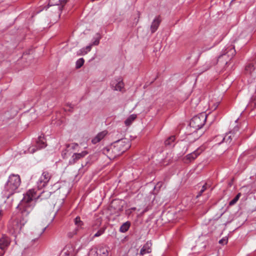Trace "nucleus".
<instances>
[{
	"instance_id": "nucleus-13",
	"label": "nucleus",
	"mask_w": 256,
	"mask_h": 256,
	"mask_svg": "<svg viewBox=\"0 0 256 256\" xmlns=\"http://www.w3.org/2000/svg\"><path fill=\"white\" fill-rule=\"evenodd\" d=\"M10 244V238L6 236H3L0 238V249L4 250L9 246Z\"/></svg>"
},
{
	"instance_id": "nucleus-3",
	"label": "nucleus",
	"mask_w": 256,
	"mask_h": 256,
	"mask_svg": "<svg viewBox=\"0 0 256 256\" xmlns=\"http://www.w3.org/2000/svg\"><path fill=\"white\" fill-rule=\"evenodd\" d=\"M235 54L236 50L232 46H230L222 50L221 54L217 59V63H219L222 65L223 64L226 65L228 64V60H230Z\"/></svg>"
},
{
	"instance_id": "nucleus-30",
	"label": "nucleus",
	"mask_w": 256,
	"mask_h": 256,
	"mask_svg": "<svg viewBox=\"0 0 256 256\" xmlns=\"http://www.w3.org/2000/svg\"><path fill=\"white\" fill-rule=\"evenodd\" d=\"M78 228H74L72 232H70L68 233V236L70 238H72L74 235H76L78 233Z\"/></svg>"
},
{
	"instance_id": "nucleus-1",
	"label": "nucleus",
	"mask_w": 256,
	"mask_h": 256,
	"mask_svg": "<svg viewBox=\"0 0 256 256\" xmlns=\"http://www.w3.org/2000/svg\"><path fill=\"white\" fill-rule=\"evenodd\" d=\"M40 196L36 197V192L33 189L30 190L26 194L17 206V220L20 226V229L28 221V216L34 206V200H38Z\"/></svg>"
},
{
	"instance_id": "nucleus-34",
	"label": "nucleus",
	"mask_w": 256,
	"mask_h": 256,
	"mask_svg": "<svg viewBox=\"0 0 256 256\" xmlns=\"http://www.w3.org/2000/svg\"><path fill=\"white\" fill-rule=\"evenodd\" d=\"M228 242V240L226 238H222L219 241V243L220 244H224Z\"/></svg>"
},
{
	"instance_id": "nucleus-44",
	"label": "nucleus",
	"mask_w": 256,
	"mask_h": 256,
	"mask_svg": "<svg viewBox=\"0 0 256 256\" xmlns=\"http://www.w3.org/2000/svg\"><path fill=\"white\" fill-rule=\"evenodd\" d=\"M27 62L28 64H25V66H26L27 65H28V64H29V62Z\"/></svg>"
},
{
	"instance_id": "nucleus-8",
	"label": "nucleus",
	"mask_w": 256,
	"mask_h": 256,
	"mask_svg": "<svg viewBox=\"0 0 256 256\" xmlns=\"http://www.w3.org/2000/svg\"><path fill=\"white\" fill-rule=\"evenodd\" d=\"M74 247L72 244H67L60 253V256H74Z\"/></svg>"
},
{
	"instance_id": "nucleus-5",
	"label": "nucleus",
	"mask_w": 256,
	"mask_h": 256,
	"mask_svg": "<svg viewBox=\"0 0 256 256\" xmlns=\"http://www.w3.org/2000/svg\"><path fill=\"white\" fill-rule=\"evenodd\" d=\"M46 146L45 138L44 135L39 136L36 140V145L32 146L28 148V152L30 153H34L38 150L44 148Z\"/></svg>"
},
{
	"instance_id": "nucleus-25",
	"label": "nucleus",
	"mask_w": 256,
	"mask_h": 256,
	"mask_svg": "<svg viewBox=\"0 0 256 256\" xmlns=\"http://www.w3.org/2000/svg\"><path fill=\"white\" fill-rule=\"evenodd\" d=\"M240 196H241V194L240 192L238 193L237 194V195L236 196V197L230 202L229 206H232L234 205V204H236V202L238 201V200H239Z\"/></svg>"
},
{
	"instance_id": "nucleus-33",
	"label": "nucleus",
	"mask_w": 256,
	"mask_h": 256,
	"mask_svg": "<svg viewBox=\"0 0 256 256\" xmlns=\"http://www.w3.org/2000/svg\"><path fill=\"white\" fill-rule=\"evenodd\" d=\"M31 58H32V56L28 55L27 54H24V55L22 56V60H20L22 61L23 60H27L28 59L30 60Z\"/></svg>"
},
{
	"instance_id": "nucleus-26",
	"label": "nucleus",
	"mask_w": 256,
	"mask_h": 256,
	"mask_svg": "<svg viewBox=\"0 0 256 256\" xmlns=\"http://www.w3.org/2000/svg\"><path fill=\"white\" fill-rule=\"evenodd\" d=\"M106 227L101 228L94 236L93 238L98 237L102 235L105 232Z\"/></svg>"
},
{
	"instance_id": "nucleus-14",
	"label": "nucleus",
	"mask_w": 256,
	"mask_h": 256,
	"mask_svg": "<svg viewBox=\"0 0 256 256\" xmlns=\"http://www.w3.org/2000/svg\"><path fill=\"white\" fill-rule=\"evenodd\" d=\"M160 22L161 20L160 16L156 17L150 26V30L152 33L154 32L157 30L160 26Z\"/></svg>"
},
{
	"instance_id": "nucleus-42",
	"label": "nucleus",
	"mask_w": 256,
	"mask_h": 256,
	"mask_svg": "<svg viewBox=\"0 0 256 256\" xmlns=\"http://www.w3.org/2000/svg\"><path fill=\"white\" fill-rule=\"evenodd\" d=\"M8 228H11V226L10 224H8Z\"/></svg>"
},
{
	"instance_id": "nucleus-2",
	"label": "nucleus",
	"mask_w": 256,
	"mask_h": 256,
	"mask_svg": "<svg viewBox=\"0 0 256 256\" xmlns=\"http://www.w3.org/2000/svg\"><path fill=\"white\" fill-rule=\"evenodd\" d=\"M113 145L112 152L114 156H120L130 147V143L128 140L124 138L115 142Z\"/></svg>"
},
{
	"instance_id": "nucleus-28",
	"label": "nucleus",
	"mask_w": 256,
	"mask_h": 256,
	"mask_svg": "<svg viewBox=\"0 0 256 256\" xmlns=\"http://www.w3.org/2000/svg\"><path fill=\"white\" fill-rule=\"evenodd\" d=\"M84 59L83 58H80L77 60L76 62V68H80L82 67V66L84 64Z\"/></svg>"
},
{
	"instance_id": "nucleus-18",
	"label": "nucleus",
	"mask_w": 256,
	"mask_h": 256,
	"mask_svg": "<svg viewBox=\"0 0 256 256\" xmlns=\"http://www.w3.org/2000/svg\"><path fill=\"white\" fill-rule=\"evenodd\" d=\"M16 179L14 174L10 177L9 180L8 182V186H10L12 190L14 191L16 190V186L15 185Z\"/></svg>"
},
{
	"instance_id": "nucleus-32",
	"label": "nucleus",
	"mask_w": 256,
	"mask_h": 256,
	"mask_svg": "<svg viewBox=\"0 0 256 256\" xmlns=\"http://www.w3.org/2000/svg\"><path fill=\"white\" fill-rule=\"evenodd\" d=\"M87 54V51L85 50V48H82L81 50H79L78 52V55L81 56V55H84Z\"/></svg>"
},
{
	"instance_id": "nucleus-12",
	"label": "nucleus",
	"mask_w": 256,
	"mask_h": 256,
	"mask_svg": "<svg viewBox=\"0 0 256 256\" xmlns=\"http://www.w3.org/2000/svg\"><path fill=\"white\" fill-rule=\"evenodd\" d=\"M113 145L112 144L110 147L104 148L102 149V153L107 156L110 159H113L118 156H114V154L112 152Z\"/></svg>"
},
{
	"instance_id": "nucleus-38",
	"label": "nucleus",
	"mask_w": 256,
	"mask_h": 256,
	"mask_svg": "<svg viewBox=\"0 0 256 256\" xmlns=\"http://www.w3.org/2000/svg\"><path fill=\"white\" fill-rule=\"evenodd\" d=\"M16 176H17V180H18V182H19V185H20V182H21L20 176L18 174H17Z\"/></svg>"
},
{
	"instance_id": "nucleus-36",
	"label": "nucleus",
	"mask_w": 256,
	"mask_h": 256,
	"mask_svg": "<svg viewBox=\"0 0 256 256\" xmlns=\"http://www.w3.org/2000/svg\"><path fill=\"white\" fill-rule=\"evenodd\" d=\"M92 45H90V46H86V48H85V50L87 51V52H90L92 48Z\"/></svg>"
},
{
	"instance_id": "nucleus-46",
	"label": "nucleus",
	"mask_w": 256,
	"mask_h": 256,
	"mask_svg": "<svg viewBox=\"0 0 256 256\" xmlns=\"http://www.w3.org/2000/svg\"><path fill=\"white\" fill-rule=\"evenodd\" d=\"M2 216V212L0 211V216Z\"/></svg>"
},
{
	"instance_id": "nucleus-22",
	"label": "nucleus",
	"mask_w": 256,
	"mask_h": 256,
	"mask_svg": "<svg viewBox=\"0 0 256 256\" xmlns=\"http://www.w3.org/2000/svg\"><path fill=\"white\" fill-rule=\"evenodd\" d=\"M136 115L134 114H132L130 116L124 121L125 124L126 126H130L136 120Z\"/></svg>"
},
{
	"instance_id": "nucleus-9",
	"label": "nucleus",
	"mask_w": 256,
	"mask_h": 256,
	"mask_svg": "<svg viewBox=\"0 0 256 256\" xmlns=\"http://www.w3.org/2000/svg\"><path fill=\"white\" fill-rule=\"evenodd\" d=\"M88 152L86 151H83L80 153H74L70 158L68 164L70 165L74 164L79 160L84 157Z\"/></svg>"
},
{
	"instance_id": "nucleus-27",
	"label": "nucleus",
	"mask_w": 256,
	"mask_h": 256,
	"mask_svg": "<svg viewBox=\"0 0 256 256\" xmlns=\"http://www.w3.org/2000/svg\"><path fill=\"white\" fill-rule=\"evenodd\" d=\"M216 138H220V139H222V140L220 141V142L218 143V144H220L222 142H223L224 141H225L227 142H228L229 140H230V142L232 140L231 136H228V138H226V136L223 137L222 136H218L216 137Z\"/></svg>"
},
{
	"instance_id": "nucleus-11",
	"label": "nucleus",
	"mask_w": 256,
	"mask_h": 256,
	"mask_svg": "<svg viewBox=\"0 0 256 256\" xmlns=\"http://www.w3.org/2000/svg\"><path fill=\"white\" fill-rule=\"evenodd\" d=\"M152 242L151 240L148 241L140 249V255L144 256L146 254H150L152 252Z\"/></svg>"
},
{
	"instance_id": "nucleus-39",
	"label": "nucleus",
	"mask_w": 256,
	"mask_h": 256,
	"mask_svg": "<svg viewBox=\"0 0 256 256\" xmlns=\"http://www.w3.org/2000/svg\"><path fill=\"white\" fill-rule=\"evenodd\" d=\"M67 105L71 108H74V105H72L71 104H68Z\"/></svg>"
},
{
	"instance_id": "nucleus-21",
	"label": "nucleus",
	"mask_w": 256,
	"mask_h": 256,
	"mask_svg": "<svg viewBox=\"0 0 256 256\" xmlns=\"http://www.w3.org/2000/svg\"><path fill=\"white\" fill-rule=\"evenodd\" d=\"M246 73L249 74L252 76L256 74V69L252 64H248L246 66Z\"/></svg>"
},
{
	"instance_id": "nucleus-29",
	"label": "nucleus",
	"mask_w": 256,
	"mask_h": 256,
	"mask_svg": "<svg viewBox=\"0 0 256 256\" xmlns=\"http://www.w3.org/2000/svg\"><path fill=\"white\" fill-rule=\"evenodd\" d=\"M88 256H98L97 248H92L89 252Z\"/></svg>"
},
{
	"instance_id": "nucleus-6",
	"label": "nucleus",
	"mask_w": 256,
	"mask_h": 256,
	"mask_svg": "<svg viewBox=\"0 0 256 256\" xmlns=\"http://www.w3.org/2000/svg\"><path fill=\"white\" fill-rule=\"evenodd\" d=\"M51 177L52 175L48 172H44L37 182L38 189L41 190L45 187L50 181Z\"/></svg>"
},
{
	"instance_id": "nucleus-20",
	"label": "nucleus",
	"mask_w": 256,
	"mask_h": 256,
	"mask_svg": "<svg viewBox=\"0 0 256 256\" xmlns=\"http://www.w3.org/2000/svg\"><path fill=\"white\" fill-rule=\"evenodd\" d=\"M50 2L54 5L60 6V10H62V8L68 2V0H50Z\"/></svg>"
},
{
	"instance_id": "nucleus-41",
	"label": "nucleus",
	"mask_w": 256,
	"mask_h": 256,
	"mask_svg": "<svg viewBox=\"0 0 256 256\" xmlns=\"http://www.w3.org/2000/svg\"><path fill=\"white\" fill-rule=\"evenodd\" d=\"M130 209L132 210H136V208H135V207L132 208Z\"/></svg>"
},
{
	"instance_id": "nucleus-37",
	"label": "nucleus",
	"mask_w": 256,
	"mask_h": 256,
	"mask_svg": "<svg viewBox=\"0 0 256 256\" xmlns=\"http://www.w3.org/2000/svg\"><path fill=\"white\" fill-rule=\"evenodd\" d=\"M46 228H46H43L41 232H40V234H39V235H38V237H40V236L44 232V230H45Z\"/></svg>"
},
{
	"instance_id": "nucleus-24",
	"label": "nucleus",
	"mask_w": 256,
	"mask_h": 256,
	"mask_svg": "<svg viewBox=\"0 0 256 256\" xmlns=\"http://www.w3.org/2000/svg\"><path fill=\"white\" fill-rule=\"evenodd\" d=\"M74 224L76 226L75 228H78V230L83 225V222L80 220V216H76L74 220Z\"/></svg>"
},
{
	"instance_id": "nucleus-31",
	"label": "nucleus",
	"mask_w": 256,
	"mask_h": 256,
	"mask_svg": "<svg viewBox=\"0 0 256 256\" xmlns=\"http://www.w3.org/2000/svg\"><path fill=\"white\" fill-rule=\"evenodd\" d=\"M207 184H205L202 187L200 190L198 194L197 195L196 197L198 198L199 196H201L202 194V193L206 190L207 188Z\"/></svg>"
},
{
	"instance_id": "nucleus-15",
	"label": "nucleus",
	"mask_w": 256,
	"mask_h": 256,
	"mask_svg": "<svg viewBox=\"0 0 256 256\" xmlns=\"http://www.w3.org/2000/svg\"><path fill=\"white\" fill-rule=\"evenodd\" d=\"M66 148L62 152V156L63 158H65L66 153L70 150H75L78 147V144L76 143H72L71 144H66Z\"/></svg>"
},
{
	"instance_id": "nucleus-7",
	"label": "nucleus",
	"mask_w": 256,
	"mask_h": 256,
	"mask_svg": "<svg viewBox=\"0 0 256 256\" xmlns=\"http://www.w3.org/2000/svg\"><path fill=\"white\" fill-rule=\"evenodd\" d=\"M111 88L114 90L120 91L124 86V82L121 78H114L110 82Z\"/></svg>"
},
{
	"instance_id": "nucleus-45",
	"label": "nucleus",
	"mask_w": 256,
	"mask_h": 256,
	"mask_svg": "<svg viewBox=\"0 0 256 256\" xmlns=\"http://www.w3.org/2000/svg\"><path fill=\"white\" fill-rule=\"evenodd\" d=\"M12 229H13L14 232L15 230L14 229V228H12Z\"/></svg>"
},
{
	"instance_id": "nucleus-19",
	"label": "nucleus",
	"mask_w": 256,
	"mask_h": 256,
	"mask_svg": "<svg viewBox=\"0 0 256 256\" xmlns=\"http://www.w3.org/2000/svg\"><path fill=\"white\" fill-rule=\"evenodd\" d=\"M175 139L174 136L168 137L164 142L165 145L170 147L173 146L174 145Z\"/></svg>"
},
{
	"instance_id": "nucleus-4",
	"label": "nucleus",
	"mask_w": 256,
	"mask_h": 256,
	"mask_svg": "<svg viewBox=\"0 0 256 256\" xmlns=\"http://www.w3.org/2000/svg\"><path fill=\"white\" fill-rule=\"evenodd\" d=\"M206 118V114L204 112L194 116L190 122V127L194 128L195 130H200L204 124Z\"/></svg>"
},
{
	"instance_id": "nucleus-35",
	"label": "nucleus",
	"mask_w": 256,
	"mask_h": 256,
	"mask_svg": "<svg viewBox=\"0 0 256 256\" xmlns=\"http://www.w3.org/2000/svg\"><path fill=\"white\" fill-rule=\"evenodd\" d=\"M99 42H100V39H99V38H98V39H97V40H95L93 42L92 44L91 45H92H92L96 46V45H98V44H99Z\"/></svg>"
},
{
	"instance_id": "nucleus-23",
	"label": "nucleus",
	"mask_w": 256,
	"mask_h": 256,
	"mask_svg": "<svg viewBox=\"0 0 256 256\" xmlns=\"http://www.w3.org/2000/svg\"><path fill=\"white\" fill-rule=\"evenodd\" d=\"M130 226V222L128 221L124 223L120 228V231L122 232H126Z\"/></svg>"
},
{
	"instance_id": "nucleus-40",
	"label": "nucleus",
	"mask_w": 256,
	"mask_h": 256,
	"mask_svg": "<svg viewBox=\"0 0 256 256\" xmlns=\"http://www.w3.org/2000/svg\"><path fill=\"white\" fill-rule=\"evenodd\" d=\"M157 185L158 186H160L162 185V182H158Z\"/></svg>"
},
{
	"instance_id": "nucleus-43",
	"label": "nucleus",
	"mask_w": 256,
	"mask_h": 256,
	"mask_svg": "<svg viewBox=\"0 0 256 256\" xmlns=\"http://www.w3.org/2000/svg\"><path fill=\"white\" fill-rule=\"evenodd\" d=\"M146 210H146H146H144V212H142V213H144V212H146Z\"/></svg>"
},
{
	"instance_id": "nucleus-17",
	"label": "nucleus",
	"mask_w": 256,
	"mask_h": 256,
	"mask_svg": "<svg viewBox=\"0 0 256 256\" xmlns=\"http://www.w3.org/2000/svg\"><path fill=\"white\" fill-rule=\"evenodd\" d=\"M107 134V132L106 131H102V132H99L95 138H94L92 142L93 144H96L99 142H100Z\"/></svg>"
},
{
	"instance_id": "nucleus-10",
	"label": "nucleus",
	"mask_w": 256,
	"mask_h": 256,
	"mask_svg": "<svg viewBox=\"0 0 256 256\" xmlns=\"http://www.w3.org/2000/svg\"><path fill=\"white\" fill-rule=\"evenodd\" d=\"M202 150L200 148H197L194 152L187 154L184 158L185 160L188 162L194 160L202 152Z\"/></svg>"
},
{
	"instance_id": "nucleus-16",
	"label": "nucleus",
	"mask_w": 256,
	"mask_h": 256,
	"mask_svg": "<svg viewBox=\"0 0 256 256\" xmlns=\"http://www.w3.org/2000/svg\"><path fill=\"white\" fill-rule=\"evenodd\" d=\"M108 247L106 246L100 245L97 248L98 256H108Z\"/></svg>"
}]
</instances>
